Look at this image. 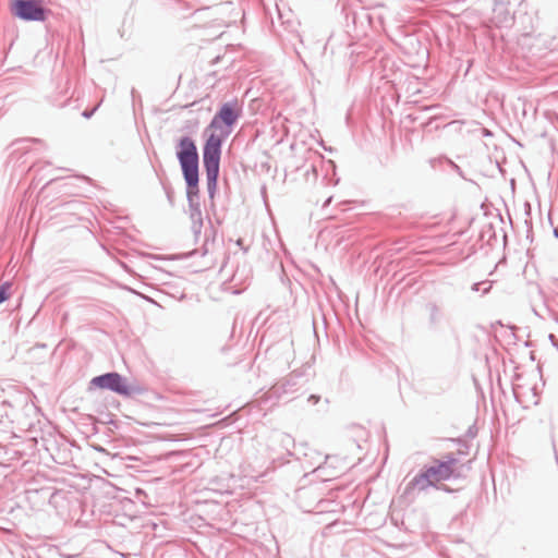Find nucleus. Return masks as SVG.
I'll use <instances>...</instances> for the list:
<instances>
[{"label":"nucleus","mask_w":558,"mask_h":558,"mask_svg":"<svg viewBox=\"0 0 558 558\" xmlns=\"http://www.w3.org/2000/svg\"><path fill=\"white\" fill-rule=\"evenodd\" d=\"M554 234H555L556 238H558V230L557 229L554 230Z\"/></svg>","instance_id":"nucleus-26"},{"label":"nucleus","mask_w":558,"mask_h":558,"mask_svg":"<svg viewBox=\"0 0 558 558\" xmlns=\"http://www.w3.org/2000/svg\"><path fill=\"white\" fill-rule=\"evenodd\" d=\"M308 367L294 369L289 375L271 386L268 393L270 398L281 399L300 391L308 381Z\"/></svg>","instance_id":"nucleus-5"},{"label":"nucleus","mask_w":558,"mask_h":558,"mask_svg":"<svg viewBox=\"0 0 558 558\" xmlns=\"http://www.w3.org/2000/svg\"><path fill=\"white\" fill-rule=\"evenodd\" d=\"M12 286L11 281H4L0 284V305L10 299Z\"/></svg>","instance_id":"nucleus-11"},{"label":"nucleus","mask_w":558,"mask_h":558,"mask_svg":"<svg viewBox=\"0 0 558 558\" xmlns=\"http://www.w3.org/2000/svg\"><path fill=\"white\" fill-rule=\"evenodd\" d=\"M463 292V284L456 281L442 282L437 289L440 302L446 305H454Z\"/></svg>","instance_id":"nucleus-8"},{"label":"nucleus","mask_w":558,"mask_h":558,"mask_svg":"<svg viewBox=\"0 0 558 558\" xmlns=\"http://www.w3.org/2000/svg\"><path fill=\"white\" fill-rule=\"evenodd\" d=\"M307 401L312 404H317L319 401H320V396L318 395H311L308 398H307Z\"/></svg>","instance_id":"nucleus-16"},{"label":"nucleus","mask_w":558,"mask_h":558,"mask_svg":"<svg viewBox=\"0 0 558 558\" xmlns=\"http://www.w3.org/2000/svg\"><path fill=\"white\" fill-rule=\"evenodd\" d=\"M90 388L110 390L119 396L131 398L141 396L145 389L140 385H130L126 378L118 372H108L92 378Z\"/></svg>","instance_id":"nucleus-3"},{"label":"nucleus","mask_w":558,"mask_h":558,"mask_svg":"<svg viewBox=\"0 0 558 558\" xmlns=\"http://www.w3.org/2000/svg\"><path fill=\"white\" fill-rule=\"evenodd\" d=\"M68 100H69V99H66L65 101H63V102H61V104H54V102H53V106H57V107L62 108V107H64V106H65V104H66V101H68Z\"/></svg>","instance_id":"nucleus-23"},{"label":"nucleus","mask_w":558,"mask_h":558,"mask_svg":"<svg viewBox=\"0 0 558 558\" xmlns=\"http://www.w3.org/2000/svg\"><path fill=\"white\" fill-rule=\"evenodd\" d=\"M208 242H209L208 234H207V231H205V242L202 246V255L203 256L208 253Z\"/></svg>","instance_id":"nucleus-14"},{"label":"nucleus","mask_w":558,"mask_h":558,"mask_svg":"<svg viewBox=\"0 0 558 558\" xmlns=\"http://www.w3.org/2000/svg\"><path fill=\"white\" fill-rule=\"evenodd\" d=\"M242 243H243V240H242V239H239V240L236 241V245H239V246H242Z\"/></svg>","instance_id":"nucleus-24"},{"label":"nucleus","mask_w":558,"mask_h":558,"mask_svg":"<svg viewBox=\"0 0 558 558\" xmlns=\"http://www.w3.org/2000/svg\"><path fill=\"white\" fill-rule=\"evenodd\" d=\"M330 457L329 456H325L324 458V461L323 462H318L317 466L315 468V470H322L325 468V465L327 464V461Z\"/></svg>","instance_id":"nucleus-18"},{"label":"nucleus","mask_w":558,"mask_h":558,"mask_svg":"<svg viewBox=\"0 0 558 558\" xmlns=\"http://www.w3.org/2000/svg\"><path fill=\"white\" fill-rule=\"evenodd\" d=\"M13 16L25 22H45L51 10L45 7L44 0H13Z\"/></svg>","instance_id":"nucleus-6"},{"label":"nucleus","mask_w":558,"mask_h":558,"mask_svg":"<svg viewBox=\"0 0 558 558\" xmlns=\"http://www.w3.org/2000/svg\"><path fill=\"white\" fill-rule=\"evenodd\" d=\"M548 339H549L551 345L558 351V339L556 338V336L553 333H549Z\"/></svg>","instance_id":"nucleus-15"},{"label":"nucleus","mask_w":558,"mask_h":558,"mask_svg":"<svg viewBox=\"0 0 558 558\" xmlns=\"http://www.w3.org/2000/svg\"><path fill=\"white\" fill-rule=\"evenodd\" d=\"M481 284H482V282L473 283L472 287H471V290L474 291V292L480 291Z\"/></svg>","instance_id":"nucleus-20"},{"label":"nucleus","mask_w":558,"mask_h":558,"mask_svg":"<svg viewBox=\"0 0 558 558\" xmlns=\"http://www.w3.org/2000/svg\"><path fill=\"white\" fill-rule=\"evenodd\" d=\"M438 462L448 466V472L452 475L453 478L459 477V474H457L454 469L456 464L458 463V459L452 453L447 454L444 460L438 459Z\"/></svg>","instance_id":"nucleus-10"},{"label":"nucleus","mask_w":558,"mask_h":558,"mask_svg":"<svg viewBox=\"0 0 558 558\" xmlns=\"http://www.w3.org/2000/svg\"><path fill=\"white\" fill-rule=\"evenodd\" d=\"M489 289H490V286H488L487 288H485V289L483 290V293H484V294H486V293L489 291Z\"/></svg>","instance_id":"nucleus-25"},{"label":"nucleus","mask_w":558,"mask_h":558,"mask_svg":"<svg viewBox=\"0 0 558 558\" xmlns=\"http://www.w3.org/2000/svg\"><path fill=\"white\" fill-rule=\"evenodd\" d=\"M331 201H332V197H331V196H330V197H328V198L325 201V203H324L323 207H327V206H329V205H330V203H331Z\"/></svg>","instance_id":"nucleus-21"},{"label":"nucleus","mask_w":558,"mask_h":558,"mask_svg":"<svg viewBox=\"0 0 558 558\" xmlns=\"http://www.w3.org/2000/svg\"><path fill=\"white\" fill-rule=\"evenodd\" d=\"M241 114L242 109L238 99L223 102L205 130V132L209 130L220 131L219 134L210 133L203 145V166L210 199H214L217 190L223 142L231 134L233 125Z\"/></svg>","instance_id":"nucleus-1"},{"label":"nucleus","mask_w":558,"mask_h":558,"mask_svg":"<svg viewBox=\"0 0 558 558\" xmlns=\"http://www.w3.org/2000/svg\"><path fill=\"white\" fill-rule=\"evenodd\" d=\"M451 478L453 477L448 472V466L438 462V459H434L432 465L422 468L409 482L407 489L417 488L420 492H425L432 486H437V483Z\"/></svg>","instance_id":"nucleus-4"},{"label":"nucleus","mask_w":558,"mask_h":558,"mask_svg":"<svg viewBox=\"0 0 558 558\" xmlns=\"http://www.w3.org/2000/svg\"><path fill=\"white\" fill-rule=\"evenodd\" d=\"M166 194H167V198H168L170 205H173V195H172L173 193H172L171 189L166 187Z\"/></svg>","instance_id":"nucleus-19"},{"label":"nucleus","mask_w":558,"mask_h":558,"mask_svg":"<svg viewBox=\"0 0 558 558\" xmlns=\"http://www.w3.org/2000/svg\"><path fill=\"white\" fill-rule=\"evenodd\" d=\"M290 441H292V440H291V438H290V436L284 435V436H283V439H282V442L288 444V442H290Z\"/></svg>","instance_id":"nucleus-22"},{"label":"nucleus","mask_w":558,"mask_h":558,"mask_svg":"<svg viewBox=\"0 0 558 558\" xmlns=\"http://www.w3.org/2000/svg\"><path fill=\"white\" fill-rule=\"evenodd\" d=\"M426 310L428 312V322L429 325L436 327L444 319V313L440 306L436 302H428L426 304Z\"/></svg>","instance_id":"nucleus-9"},{"label":"nucleus","mask_w":558,"mask_h":558,"mask_svg":"<svg viewBox=\"0 0 558 558\" xmlns=\"http://www.w3.org/2000/svg\"><path fill=\"white\" fill-rule=\"evenodd\" d=\"M442 162H447L449 163L454 170H457L458 172H460V167L457 166L453 161H451L450 159H447V158H432L429 159V163L433 168H436V166L438 163H442Z\"/></svg>","instance_id":"nucleus-12"},{"label":"nucleus","mask_w":558,"mask_h":558,"mask_svg":"<svg viewBox=\"0 0 558 558\" xmlns=\"http://www.w3.org/2000/svg\"><path fill=\"white\" fill-rule=\"evenodd\" d=\"M199 182L185 183L186 199L189 206V217L191 219V229L197 241L202 234L204 226L203 213L199 202Z\"/></svg>","instance_id":"nucleus-7"},{"label":"nucleus","mask_w":558,"mask_h":558,"mask_svg":"<svg viewBox=\"0 0 558 558\" xmlns=\"http://www.w3.org/2000/svg\"><path fill=\"white\" fill-rule=\"evenodd\" d=\"M436 489L442 490L445 493H453L454 490L450 488L448 485L444 484L442 482L437 483V486H433Z\"/></svg>","instance_id":"nucleus-13"},{"label":"nucleus","mask_w":558,"mask_h":558,"mask_svg":"<svg viewBox=\"0 0 558 558\" xmlns=\"http://www.w3.org/2000/svg\"><path fill=\"white\" fill-rule=\"evenodd\" d=\"M175 157L185 183L199 182V154L195 140L181 136L175 144Z\"/></svg>","instance_id":"nucleus-2"},{"label":"nucleus","mask_w":558,"mask_h":558,"mask_svg":"<svg viewBox=\"0 0 558 558\" xmlns=\"http://www.w3.org/2000/svg\"><path fill=\"white\" fill-rule=\"evenodd\" d=\"M96 109H97V107H95V108H94V109H92V110H84V111L82 112V116H83L85 119H89V118L94 114V112L96 111Z\"/></svg>","instance_id":"nucleus-17"}]
</instances>
